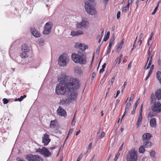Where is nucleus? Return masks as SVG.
<instances>
[{
  "instance_id": "1",
  "label": "nucleus",
  "mask_w": 161,
  "mask_h": 161,
  "mask_svg": "<svg viewBox=\"0 0 161 161\" xmlns=\"http://www.w3.org/2000/svg\"><path fill=\"white\" fill-rule=\"evenodd\" d=\"M80 85L78 80L76 78H71L67 80V83H59L56 86V93L58 95H64L71 91H77Z\"/></svg>"
},
{
  "instance_id": "2",
  "label": "nucleus",
  "mask_w": 161,
  "mask_h": 161,
  "mask_svg": "<svg viewBox=\"0 0 161 161\" xmlns=\"http://www.w3.org/2000/svg\"><path fill=\"white\" fill-rule=\"evenodd\" d=\"M66 94L67 98H62L61 99L59 102L60 104L63 105L69 103L71 102H72L75 101L77 97V91H71L68 92Z\"/></svg>"
},
{
  "instance_id": "3",
  "label": "nucleus",
  "mask_w": 161,
  "mask_h": 161,
  "mask_svg": "<svg viewBox=\"0 0 161 161\" xmlns=\"http://www.w3.org/2000/svg\"><path fill=\"white\" fill-rule=\"evenodd\" d=\"M71 57L72 60L76 63L83 65L86 64L87 62L86 56L83 53H73Z\"/></svg>"
},
{
  "instance_id": "4",
  "label": "nucleus",
  "mask_w": 161,
  "mask_h": 161,
  "mask_svg": "<svg viewBox=\"0 0 161 161\" xmlns=\"http://www.w3.org/2000/svg\"><path fill=\"white\" fill-rule=\"evenodd\" d=\"M93 0H86L85 2V8L86 11L88 14L93 15L96 13V9L92 5V3Z\"/></svg>"
},
{
  "instance_id": "5",
  "label": "nucleus",
  "mask_w": 161,
  "mask_h": 161,
  "mask_svg": "<svg viewBox=\"0 0 161 161\" xmlns=\"http://www.w3.org/2000/svg\"><path fill=\"white\" fill-rule=\"evenodd\" d=\"M137 152L133 149L129 151L126 158L127 161H137Z\"/></svg>"
},
{
  "instance_id": "6",
  "label": "nucleus",
  "mask_w": 161,
  "mask_h": 161,
  "mask_svg": "<svg viewBox=\"0 0 161 161\" xmlns=\"http://www.w3.org/2000/svg\"><path fill=\"white\" fill-rule=\"evenodd\" d=\"M22 53L20 54V56L22 58H26L29 56V53L30 48L26 44H23L21 47Z\"/></svg>"
},
{
  "instance_id": "7",
  "label": "nucleus",
  "mask_w": 161,
  "mask_h": 161,
  "mask_svg": "<svg viewBox=\"0 0 161 161\" xmlns=\"http://www.w3.org/2000/svg\"><path fill=\"white\" fill-rule=\"evenodd\" d=\"M36 152H39L41 154L43 155L45 157H48L51 155V153L48 149L45 147H43L42 149L39 148L36 149Z\"/></svg>"
},
{
  "instance_id": "8",
  "label": "nucleus",
  "mask_w": 161,
  "mask_h": 161,
  "mask_svg": "<svg viewBox=\"0 0 161 161\" xmlns=\"http://www.w3.org/2000/svg\"><path fill=\"white\" fill-rule=\"evenodd\" d=\"M25 158L28 161H43V159L38 155L29 154L25 156Z\"/></svg>"
},
{
  "instance_id": "9",
  "label": "nucleus",
  "mask_w": 161,
  "mask_h": 161,
  "mask_svg": "<svg viewBox=\"0 0 161 161\" xmlns=\"http://www.w3.org/2000/svg\"><path fill=\"white\" fill-rule=\"evenodd\" d=\"M53 24L51 22H48L45 25L44 30L43 32L44 35L49 34L53 26Z\"/></svg>"
},
{
  "instance_id": "10",
  "label": "nucleus",
  "mask_w": 161,
  "mask_h": 161,
  "mask_svg": "<svg viewBox=\"0 0 161 161\" xmlns=\"http://www.w3.org/2000/svg\"><path fill=\"white\" fill-rule=\"evenodd\" d=\"M88 22L87 21L83 19L82 21L76 24V28L81 29H86L88 27Z\"/></svg>"
},
{
  "instance_id": "11",
  "label": "nucleus",
  "mask_w": 161,
  "mask_h": 161,
  "mask_svg": "<svg viewBox=\"0 0 161 161\" xmlns=\"http://www.w3.org/2000/svg\"><path fill=\"white\" fill-rule=\"evenodd\" d=\"M71 78H74L72 77H68L65 74H62L60 76L58 77V81L59 83H67V80Z\"/></svg>"
},
{
  "instance_id": "12",
  "label": "nucleus",
  "mask_w": 161,
  "mask_h": 161,
  "mask_svg": "<svg viewBox=\"0 0 161 161\" xmlns=\"http://www.w3.org/2000/svg\"><path fill=\"white\" fill-rule=\"evenodd\" d=\"M67 63V57L64 55H61L58 58V64L59 65L62 67L66 65Z\"/></svg>"
},
{
  "instance_id": "13",
  "label": "nucleus",
  "mask_w": 161,
  "mask_h": 161,
  "mask_svg": "<svg viewBox=\"0 0 161 161\" xmlns=\"http://www.w3.org/2000/svg\"><path fill=\"white\" fill-rule=\"evenodd\" d=\"M153 111L158 113L161 111V104L159 102L154 104L152 109Z\"/></svg>"
},
{
  "instance_id": "14",
  "label": "nucleus",
  "mask_w": 161,
  "mask_h": 161,
  "mask_svg": "<svg viewBox=\"0 0 161 161\" xmlns=\"http://www.w3.org/2000/svg\"><path fill=\"white\" fill-rule=\"evenodd\" d=\"M42 138V142L44 143V146L47 145L50 142V139L49 138V135L47 133L44 135Z\"/></svg>"
},
{
  "instance_id": "15",
  "label": "nucleus",
  "mask_w": 161,
  "mask_h": 161,
  "mask_svg": "<svg viewBox=\"0 0 161 161\" xmlns=\"http://www.w3.org/2000/svg\"><path fill=\"white\" fill-rule=\"evenodd\" d=\"M75 47L79 48L83 52L86 49H87L88 47L87 45H86L84 44L79 43H77L75 45Z\"/></svg>"
},
{
  "instance_id": "16",
  "label": "nucleus",
  "mask_w": 161,
  "mask_h": 161,
  "mask_svg": "<svg viewBox=\"0 0 161 161\" xmlns=\"http://www.w3.org/2000/svg\"><path fill=\"white\" fill-rule=\"evenodd\" d=\"M58 115L61 116L66 117V113L64 109L62 108L61 107H59L57 110Z\"/></svg>"
},
{
  "instance_id": "17",
  "label": "nucleus",
  "mask_w": 161,
  "mask_h": 161,
  "mask_svg": "<svg viewBox=\"0 0 161 161\" xmlns=\"http://www.w3.org/2000/svg\"><path fill=\"white\" fill-rule=\"evenodd\" d=\"M74 72L75 74L78 75H80L82 74V71L81 70V68L78 66H75L74 67Z\"/></svg>"
},
{
  "instance_id": "18",
  "label": "nucleus",
  "mask_w": 161,
  "mask_h": 161,
  "mask_svg": "<svg viewBox=\"0 0 161 161\" xmlns=\"http://www.w3.org/2000/svg\"><path fill=\"white\" fill-rule=\"evenodd\" d=\"M152 136V135L149 133H146L143 134L142 138L143 141H150L149 140Z\"/></svg>"
},
{
  "instance_id": "19",
  "label": "nucleus",
  "mask_w": 161,
  "mask_h": 161,
  "mask_svg": "<svg viewBox=\"0 0 161 161\" xmlns=\"http://www.w3.org/2000/svg\"><path fill=\"white\" fill-rule=\"evenodd\" d=\"M84 34V32L82 31H71V35L73 36H79Z\"/></svg>"
},
{
  "instance_id": "20",
  "label": "nucleus",
  "mask_w": 161,
  "mask_h": 161,
  "mask_svg": "<svg viewBox=\"0 0 161 161\" xmlns=\"http://www.w3.org/2000/svg\"><path fill=\"white\" fill-rule=\"evenodd\" d=\"M31 32L32 35L35 37H38L40 36V34L38 31H37L35 28H31Z\"/></svg>"
},
{
  "instance_id": "21",
  "label": "nucleus",
  "mask_w": 161,
  "mask_h": 161,
  "mask_svg": "<svg viewBox=\"0 0 161 161\" xmlns=\"http://www.w3.org/2000/svg\"><path fill=\"white\" fill-rule=\"evenodd\" d=\"M143 145L145 148H150L151 147L153 143L150 141H144Z\"/></svg>"
},
{
  "instance_id": "22",
  "label": "nucleus",
  "mask_w": 161,
  "mask_h": 161,
  "mask_svg": "<svg viewBox=\"0 0 161 161\" xmlns=\"http://www.w3.org/2000/svg\"><path fill=\"white\" fill-rule=\"evenodd\" d=\"M155 95L156 98L158 100H161V90L158 89L156 91Z\"/></svg>"
},
{
  "instance_id": "23",
  "label": "nucleus",
  "mask_w": 161,
  "mask_h": 161,
  "mask_svg": "<svg viewBox=\"0 0 161 161\" xmlns=\"http://www.w3.org/2000/svg\"><path fill=\"white\" fill-rule=\"evenodd\" d=\"M124 43V39L121 41L120 42L118 43L117 46V50L118 52L120 51V49L122 47Z\"/></svg>"
},
{
  "instance_id": "24",
  "label": "nucleus",
  "mask_w": 161,
  "mask_h": 161,
  "mask_svg": "<svg viewBox=\"0 0 161 161\" xmlns=\"http://www.w3.org/2000/svg\"><path fill=\"white\" fill-rule=\"evenodd\" d=\"M156 124V119L155 118H153L150 119V124L151 127H155Z\"/></svg>"
},
{
  "instance_id": "25",
  "label": "nucleus",
  "mask_w": 161,
  "mask_h": 161,
  "mask_svg": "<svg viewBox=\"0 0 161 161\" xmlns=\"http://www.w3.org/2000/svg\"><path fill=\"white\" fill-rule=\"evenodd\" d=\"M154 93H152L150 97V101L152 103H156V99Z\"/></svg>"
},
{
  "instance_id": "26",
  "label": "nucleus",
  "mask_w": 161,
  "mask_h": 161,
  "mask_svg": "<svg viewBox=\"0 0 161 161\" xmlns=\"http://www.w3.org/2000/svg\"><path fill=\"white\" fill-rule=\"evenodd\" d=\"M142 118V116L139 115L136 124L137 128L138 127L141 125Z\"/></svg>"
},
{
  "instance_id": "27",
  "label": "nucleus",
  "mask_w": 161,
  "mask_h": 161,
  "mask_svg": "<svg viewBox=\"0 0 161 161\" xmlns=\"http://www.w3.org/2000/svg\"><path fill=\"white\" fill-rule=\"evenodd\" d=\"M156 76L158 79L159 80L160 83L161 84V72L158 71L156 73Z\"/></svg>"
},
{
  "instance_id": "28",
  "label": "nucleus",
  "mask_w": 161,
  "mask_h": 161,
  "mask_svg": "<svg viewBox=\"0 0 161 161\" xmlns=\"http://www.w3.org/2000/svg\"><path fill=\"white\" fill-rule=\"evenodd\" d=\"M144 147L143 146H141L139 149V151L140 153H143L145 151Z\"/></svg>"
},
{
  "instance_id": "29",
  "label": "nucleus",
  "mask_w": 161,
  "mask_h": 161,
  "mask_svg": "<svg viewBox=\"0 0 161 161\" xmlns=\"http://www.w3.org/2000/svg\"><path fill=\"white\" fill-rule=\"evenodd\" d=\"M73 129H71L69 130L68 132V134L67 136L66 139L64 141V144L63 146H64V144L66 141V140L68 138V137H69V136L70 135V134L71 133L73 132Z\"/></svg>"
},
{
  "instance_id": "30",
  "label": "nucleus",
  "mask_w": 161,
  "mask_h": 161,
  "mask_svg": "<svg viewBox=\"0 0 161 161\" xmlns=\"http://www.w3.org/2000/svg\"><path fill=\"white\" fill-rule=\"evenodd\" d=\"M110 34V32L109 31H108L107 32L106 36H105L104 38L103 39V41L104 42H106L108 39L109 38Z\"/></svg>"
},
{
  "instance_id": "31",
  "label": "nucleus",
  "mask_w": 161,
  "mask_h": 161,
  "mask_svg": "<svg viewBox=\"0 0 161 161\" xmlns=\"http://www.w3.org/2000/svg\"><path fill=\"white\" fill-rule=\"evenodd\" d=\"M126 105L125 107V110L126 111H128L129 109V108H130V105L131 103L130 102H126Z\"/></svg>"
},
{
  "instance_id": "32",
  "label": "nucleus",
  "mask_w": 161,
  "mask_h": 161,
  "mask_svg": "<svg viewBox=\"0 0 161 161\" xmlns=\"http://www.w3.org/2000/svg\"><path fill=\"white\" fill-rule=\"evenodd\" d=\"M9 54L10 57L11 58H13V55L14 54V53L13 51L12 50V47L10 48Z\"/></svg>"
},
{
  "instance_id": "33",
  "label": "nucleus",
  "mask_w": 161,
  "mask_h": 161,
  "mask_svg": "<svg viewBox=\"0 0 161 161\" xmlns=\"http://www.w3.org/2000/svg\"><path fill=\"white\" fill-rule=\"evenodd\" d=\"M150 155L151 157L153 158L156 155L155 152L154 150H152L150 153Z\"/></svg>"
},
{
  "instance_id": "34",
  "label": "nucleus",
  "mask_w": 161,
  "mask_h": 161,
  "mask_svg": "<svg viewBox=\"0 0 161 161\" xmlns=\"http://www.w3.org/2000/svg\"><path fill=\"white\" fill-rule=\"evenodd\" d=\"M155 115L153 112H150L147 115L148 118H151L153 117Z\"/></svg>"
},
{
  "instance_id": "35",
  "label": "nucleus",
  "mask_w": 161,
  "mask_h": 161,
  "mask_svg": "<svg viewBox=\"0 0 161 161\" xmlns=\"http://www.w3.org/2000/svg\"><path fill=\"white\" fill-rule=\"evenodd\" d=\"M26 97V95H24L23 96H21L20 98H18V101L19 102L21 101L24 98H25Z\"/></svg>"
},
{
  "instance_id": "36",
  "label": "nucleus",
  "mask_w": 161,
  "mask_h": 161,
  "mask_svg": "<svg viewBox=\"0 0 161 161\" xmlns=\"http://www.w3.org/2000/svg\"><path fill=\"white\" fill-rule=\"evenodd\" d=\"M120 153L119 152H118L115 157V158L114 159V161H116L117 160L118 157H119V156L120 155Z\"/></svg>"
},
{
  "instance_id": "37",
  "label": "nucleus",
  "mask_w": 161,
  "mask_h": 161,
  "mask_svg": "<svg viewBox=\"0 0 161 161\" xmlns=\"http://www.w3.org/2000/svg\"><path fill=\"white\" fill-rule=\"evenodd\" d=\"M55 123V121H51L50 124V126H54L56 125Z\"/></svg>"
},
{
  "instance_id": "38",
  "label": "nucleus",
  "mask_w": 161,
  "mask_h": 161,
  "mask_svg": "<svg viewBox=\"0 0 161 161\" xmlns=\"http://www.w3.org/2000/svg\"><path fill=\"white\" fill-rule=\"evenodd\" d=\"M3 103L4 104H6L8 103L9 102L8 100L6 98H4L3 99Z\"/></svg>"
},
{
  "instance_id": "39",
  "label": "nucleus",
  "mask_w": 161,
  "mask_h": 161,
  "mask_svg": "<svg viewBox=\"0 0 161 161\" xmlns=\"http://www.w3.org/2000/svg\"><path fill=\"white\" fill-rule=\"evenodd\" d=\"M129 10V8L126 6L124 7L122 10L123 12H125Z\"/></svg>"
},
{
  "instance_id": "40",
  "label": "nucleus",
  "mask_w": 161,
  "mask_h": 161,
  "mask_svg": "<svg viewBox=\"0 0 161 161\" xmlns=\"http://www.w3.org/2000/svg\"><path fill=\"white\" fill-rule=\"evenodd\" d=\"M15 61L19 63H21L20 58L19 57H17L15 59Z\"/></svg>"
},
{
  "instance_id": "41",
  "label": "nucleus",
  "mask_w": 161,
  "mask_h": 161,
  "mask_svg": "<svg viewBox=\"0 0 161 161\" xmlns=\"http://www.w3.org/2000/svg\"><path fill=\"white\" fill-rule=\"evenodd\" d=\"M147 64V63L146 64V65L144 67V69H148L150 68V67L151 66V63H149L147 66V67H146V66Z\"/></svg>"
},
{
  "instance_id": "42",
  "label": "nucleus",
  "mask_w": 161,
  "mask_h": 161,
  "mask_svg": "<svg viewBox=\"0 0 161 161\" xmlns=\"http://www.w3.org/2000/svg\"><path fill=\"white\" fill-rule=\"evenodd\" d=\"M158 7V5H157L156 6V7H155V8L153 12L152 13V14H154L156 13Z\"/></svg>"
},
{
  "instance_id": "43",
  "label": "nucleus",
  "mask_w": 161,
  "mask_h": 161,
  "mask_svg": "<svg viewBox=\"0 0 161 161\" xmlns=\"http://www.w3.org/2000/svg\"><path fill=\"white\" fill-rule=\"evenodd\" d=\"M96 75V74L95 72H93L92 74V80H93Z\"/></svg>"
},
{
  "instance_id": "44",
  "label": "nucleus",
  "mask_w": 161,
  "mask_h": 161,
  "mask_svg": "<svg viewBox=\"0 0 161 161\" xmlns=\"http://www.w3.org/2000/svg\"><path fill=\"white\" fill-rule=\"evenodd\" d=\"M100 47H99L98 48H97L96 51V54H97L98 55H99V52H100Z\"/></svg>"
},
{
  "instance_id": "45",
  "label": "nucleus",
  "mask_w": 161,
  "mask_h": 161,
  "mask_svg": "<svg viewBox=\"0 0 161 161\" xmlns=\"http://www.w3.org/2000/svg\"><path fill=\"white\" fill-rule=\"evenodd\" d=\"M122 57H123V55L122 54H121L120 56L119 57V61L118 62V64H119L120 63L121 61V58H122Z\"/></svg>"
},
{
  "instance_id": "46",
  "label": "nucleus",
  "mask_w": 161,
  "mask_h": 161,
  "mask_svg": "<svg viewBox=\"0 0 161 161\" xmlns=\"http://www.w3.org/2000/svg\"><path fill=\"white\" fill-rule=\"evenodd\" d=\"M83 154L82 153H81L79 156V157L77 158V159L76 161H80L81 158H82Z\"/></svg>"
},
{
  "instance_id": "47",
  "label": "nucleus",
  "mask_w": 161,
  "mask_h": 161,
  "mask_svg": "<svg viewBox=\"0 0 161 161\" xmlns=\"http://www.w3.org/2000/svg\"><path fill=\"white\" fill-rule=\"evenodd\" d=\"M152 72L149 71V72L148 73V74L147 75V77L145 79V81L147 80L148 78L149 77V76L151 75L152 74Z\"/></svg>"
},
{
  "instance_id": "48",
  "label": "nucleus",
  "mask_w": 161,
  "mask_h": 161,
  "mask_svg": "<svg viewBox=\"0 0 161 161\" xmlns=\"http://www.w3.org/2000/svg\"><path fill=\"white\" fill-rule=\"evenodd\" d=\"M114 39H115V38H114V36H113L111 38L109 42L113 43V42H114Z\"/></svg>"
},
{
  "instance_id": "49",
  "label": "nucleus",
  "mask_w": 161,
  "mask_h": 161,
  "mask_svg": "<svg viewBox=\"0 0 161 161\" xmlns=\"http://www.w3.org/2000/svg\"><path fill=\"white\" fill-rule=\"evenodd\" d=\"M75 117V116H74ZM75 123V119H74V117L72 122H71V124L72 125H74Z\"/></svg>"
},
{
  "instance_id": "50",
  "label": "nucleus",
  "mask_w": 161,
  "mask_h": 161,
  "mask_svg": "<svg viewBox=\"0 0 161 161\" xmlns=\"http://www.w3.org/2000/svg\"><path fill=\"white\" fill-rule=\"evenodd\" d=\"M154 65L153 64L151 66V67H150V68L149 71L152 73L153 70L154 69Z\"/></svg>"
},
{
  "instance_id": "51",
  "label": "nucleus",
  "mask_w": 161,
  "mask_h": 161,
  "mask_svg": "<svg viewBox=\"0 0 161 161\" xmlns=\"http://www.w3.org/2000/svg\"><path fill=\"white\" fill-rule=\"evenodd\" d=\"M136 108L135 107L133 108V111L131 112V114H132L133 115L135 114V111H136Z\"/></svg>"
},
{
  "instance_id": "52",
  "label": "nucleus",
  "mask_w": 161,
  "mask_h": 161,
  "mask_svg": "<svg viewBox=\"0 0 161 161\" xmlns=\"http://www.w3.org/2000/svg\"><path fill=\"white\" fill-rule=\"evenodd\" d=\"M120 15V12L119 11L117 13V18L118 19L119 18Z\"/></svg>"
},
{
  "instance_id": "53",
  "label": "nucleus",
  "mask_w": 161,
  "mask_h": 161,
  "mask_svg": "<svg viewBox=\"0 0 161 161\" xmlns=\"http://www.w3.org/2000/svg\"><path fill=\"white\" fill-rule=\"evenodd\" d=\"M124 143H123L122 144L121 146L119 148V152L120 151H121L122 150L123 148V145H124Z\"/></svg>"
},
{
  "instance_id": "54",
  "label": "nucleus",
  "mask_w": 161,
  "mask_h": 161,
  "mask_svg": "<svg viewBox=\"0 0 161 161\" xmlns=\"http://www.w3.org/2000/svg\"><path fill=\"white\" fill-rule=\"evenodd\" d=\"M17 161H25V160L19 157H17L16 159Z\"/></svg>"
},
{
  "instance_id": "55",
  "label": "nucleus",
  "mask_w": 161,
  "mask_h": 161,
  "mask_svg": "<svg viewBox=\"0 0 161 161\" xmlns=\"http://www.w3.org/2000/svg\"><path fill=\"white\" fill-rule=\"evenodd\" d=\"M139 99H140V98H139L138 99V100L136 102L135 105V107H136V108L137 107V105L139 103Z\"/></svg>"
},
{
  "instance_id": "56",
  "label": "nucleus",
  "mask_w": 161,
  "mask_h": 161,
  "mask_svg": "<svg viewBox=\"0 0 161 161\" xmlns=\"http://www.w3.org/2000/svg\"><path fill=\"white\" fill-rule=\"evenodd\" d=\"M105 135V133L104 132H102L100 136L101 138H103L104 137Z\"/></svg>"
},
{
  "instance_id": "57",
  "label": "nucleus",
  "mask_w": 161,
  "mask_h": 161,
  "mask_svg": "<svg viewBox=\"0 0 161 161\" xmlns=\"http://www.w3.org/2000/svg\"><path fill=\"white\" fill-rule=\"evenodd\" d=\"M158 65L160 66H161V60L160 59H159L158 60Z\"/></svg>"
},
{
  "instance_id": "58",
  "label": "nucleus",
  "mask_w": 161,
  "mask_h": 161,
  "mask_svg": "<svg viewBox=\"0 0 161 161\" xmlns=\"http://www.w3.org/2000/svg\"><path fill=\"white\" fill-rule=\"evenodd\" d=\"M120 101V100H119V99H117L116 102H115V107L117 106V105L118 104V103H119V102Z\"/></svg>"
},
{
  "instance_id": "59",
  "label": "nucleus",
  "mask_w": 161,
  "mask_h": 161,
  "mask_svg": "<svg viewBox=\"0 0 161 161\" xmlns=\"http://www.w3.org/2000/svg\"><path fill=\"white\" fill-rule=\"evenodd\" d=\"M120 93V91L119 90H118L115 96V98L117 97L119 95V93Z\"/></svg>"
},
{
  "instance_id": "60",
  "label": "nucleus",
  "mask_w": 161,
  "mask_h": 161,
  "mask_svg": "<svg viewBox=\"0 0 161 161\" xmlns=\"http://www.w3.org/2000/svg\"><path fill=\"white\" fill-rule=\"evenodd\" d=\"M111 51V48L108 47L107 51V54L109 53Z\"/></svg>"
},
{
  "instance_id": "61",
  "label": "nucleus",
  "mask_w": 161,
  "mask_h": 161,
  "mask_svg": "<svg viewBox=\"0 0 161 161\" xmlns=\"http://www.w3.org/2000/svg\"><path fill=\"white\" fill-rule=\"evenodd\" d=\"M104 69L102 68L100 70V71H99L100 73H103L104 72Z\"/></svg>"
},
{
  "instance_id": "62",
  "label": "nucleus",
  "mask_w": 161,
  "mask_h": 161,
  "mask_svg": "<svg viewBox=\"0 0 161 161\" xmlns=\"http://www.w3.org/2000/svg\"><path fill=\"white\" fill-rule=\"evenodd\" d=\"M131 63L132 62H131L129 64L128 67V69H130L131 67Z\"/></svg>"
},
{
  "instance_id": "63",
  "label": "nucleus",
  "mask_w": 161,
  "mask_h": 161,
  "mask_svg": "<svg viewBox=\"0 0 161 161\" xmlns=\"http://www.w3.org/2000/svg\"><path fill=\"white\" fill-rule=\"evenodd\" d=\"M92 145V142L90 143V144H89V145H88V149H90L91 148Z\"/></svg>"
},
{
  "instance_id": "64",
  "label": "nucleus",
  "mask_w": 161,
  "mask_h": 161,
  "mask_svg": "<svg viewBox=\"0 0 161 161\" xmlns=\"http://www.w3.org/2000/svg\"><path fill=\"white\" fill-rule=\"evenodd\" d=\"M106 65V63H104L103 64V65L102 66V68L104 69L105 68Z\"/></svg>"
}]
</instances>
